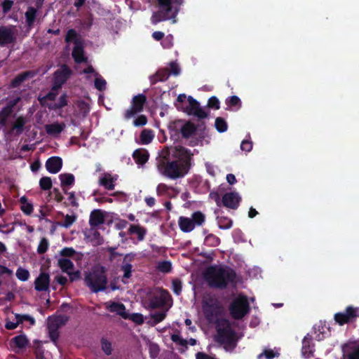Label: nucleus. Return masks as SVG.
Returning <instances> with one entry per match:
<instances>
[{"label":"nucleus","mask_w":359,"mask_h":359,"mask_svg":"<svg viewBox=\"0 0 359 359\" xmlns=\"http://www.w3.org/2000/svg\"><path fill=\"white\" fill-rule=\"evenodd\" d=\"M36 73L34 71H25L19 74H18L12 81H11L10 86L13 88H16L20 87L23 82H25L28 79L32 78L35 76Z\"/></svg>","instance_id":"nucleus-20"},{"label":"nucleus","mask_w":359,"mask_h":359,"mask_svg":"<svg viewBox=\"0 0 359 359\" xmlns=\"http://www.w3.org/2000/svg\"><path fill=\"white\" fill-rule=\"evenodd\" d=\"M169 297H170V295L168 292L165 290H161L159 294H156L149 299V306L153 309L161 308L165 304Z\"/></svg>","instance_id":"nucleus-13"},{"label":"nucleus","mask_w":359,"mask_h":359,"mask_svg":"<svg viewBox=\"0 0 359 359\" xmlns=\"http://www.w3.org/2000/svg\"><path fill=\"white\" fill-rule=\"evenodd\" d=\"M106 308L111 313H116L124 319L128 318V314L126 311V306L123 304L111 302L106 304Z\"/></svg>","instance_id":"nucleus-21"},{"label":"nucleus","mask_w":359,"mask_h":359,"mask_svg":"<svg viewBox=\"0 0 359 359\" xmlns=\"http://www.w3.org/2000/svg\"><path fill=\"white\" fill-rule=\"evenodd\" d=\"M205 243L209 246H217L220 243V239L213 234L208 235L205 238Z\"/></svg>","instance_id":"nucleus-51"},{"label":"nucleus","mask_w":359,"mask_h":359,"mask_svg":"<svg viewBox=\"0 0 359 359\" xmlns=\"http://www.w3.org/2000/svg\"><path fill=\"white\" fill-rule=\"evenodd\" d=\"M156 269L160 272L168 273L172 271V263L167 260L158 262L156 264Z\"/></svg>","instance_id":"nucleus-43"},{"label":"nucleus","mask_w":359,"mask_h":359,"mask_svg":"<svg viewBox=\"0 0 359 359\" xmlns=\"http://www.w3.org/2000/svg\"><path fill=\"white\" fill-rule=\"evenodd\" d=\"M65 128V125L64 123L57 122L45 126L46 132L50 135H57L60 134Z\"/></svg>","instance_id":"nucleus-31"},{"label":"nucleus","mask_w":359,"mask_h":359,"mask_svg":"<svg viewBox=\"0 0 359 359\" xmlns=\"http://www.w3.org/2000/svg\"><path fill=\"white\" fill-rule=\"evenodd\" d=\"M179 226L182 231L185 233L191 232L195 228V226L191 218L187 217H180L178 221Z\"/></svg>","instance_id":"nucleus-30"},{"label":"nucleus","mask_w":359,"mask_h":359,"mask_svg":"<svg viewBox=\"0 0 359 359\" xmlns=\"http://www.w3.org/2000/svg\"><path fill=\"white\" fill-rule=\"evenodd\" d=\"M116 177L109 173H104L99 179V184L107 190H113L115 187Z\"/></svg>","instance_id":"nucleus-23"},{"label":"nucleus","mask_w":359,"mask_h":359,"mask_svg":"<svg viewBox=\"0 0 359 359\" xmlns=\"http://www.w3.org/2000/svg\"><path fill=\"white\" fill-rule=\"evenodd\" d=\"M27 123L26 118L23 116H18L12 126L11 130L15 131L17 135H20L25 130V125Z\"/></svg>","instance_id":"nucleus-32"},{"label":"nucleus","mask_w":359,"mask_h":359,"mask_svg":"<svg viewBox=\"0 0 359 359\" xmlns=\"http://www.w3.org/2000/svg\"><path fill=\"white\" fill-rule=\"evenodd\" d=\"M59 179L61 182V187H71L75 182L74 175L72 173H62L59 175Z\"/></svg>","instance_id":"nucleus-36"},{"label":"nucleus","mask_w":359,"mask_h":359,"mask_svg":"<svg viewBox=\"0 0 359 359\" xmlns=\"http://www.w3.org/2000/svg\"><path fill=\"white\" fill-rule=\"evenodd\" d=\"M170 189H172V187L164 183H160L156 187V193L158 195L161 196L166 194Z\"/></svg>","instance_id":"nucleus-63"},{"label":"nucleus","mask_w":359,"mask_h":359,"mask_svg":"<svg viewBox=\"0 0 359 359\" xmlns=\"http://www.w3.org/2000/svg\"><path fill=\"white\" fill-rule=\"evenodd\" d=\"M68 320L69 317L67 316H59L53 318H50L48 328L59 330L62 325H65Z\"/></svg>","instance_id":"nucleus-29"},{"label":"nucleus","mask_w":359,"mask_h":359,"mask_svg":"<svg viewBox=\"0 0 359 359\" xmlns=\"http://www.w3.org/2000/svg\"><path fill=\"white\" fill-rule=\"evenodd\" d=\"M147 233L146 229L139 225L131 224L128 229V233L137 234L139 241H143Z\"/></svg>","instance_id":"nucleus-33"},{"label":"nucleus","mask_w":359,"mask_h":359,"mask_svg":"<svg viewBox=\"0 0 359 359\" xmlns=\"http://www.w3.org/2000/svg\"><path fill=\"white\" fill-rule=\"evenodd\" d=\"M226 104L229 107H236L239 109L241 107V100L236 95H232L226 100Z\"/></svg>","instance_id":"nucleus-45"},{"label":"nucleus","mask_w":359,"mask_h":359,"mask_svg":"<svg viewBox=\"0 0 359 359\" xmlns=\"http://www.w3.org/2000/svg\"><path fill=\"white\" fill-rule=\"evenodd\" d=\"M344 359H359V346L353 347L344 356Z\"/></svg>","instance_id":"nucleus-58"},{"label":"nucleus","mask_w":359,"mask_h":359,"mask_svg":"<svg viewBox=\"0 0 359 359\" xmlns=\"http://www.w3.org/2000/svg\"><path fill=\"white\" fill-rule=\"evenodd\" d=\"M171 340L179 344L180 346H182L183 347H185V348H187V345H188V341L184 339H182L180 334H173L171 335Z\"/></svg>","instance_id":"nucleus-57"},{"label":"nucleus","mask_w":359,"mask_h":359,"mask_svg":"<svg viewBox=\"0 0 359 359\" xmlns=\"http://www.w3.org/2000/svg\"><path fill=\"white\" fill-rule=\"evenodd\" d=\"M218 226L221 229H229L232 226L233 221L227 217H217Z\"/></svg>","instance_id":"nucleus-42"},{"label":"nucleus","mask_w":359,"mask_h":359,"mask_svg":"<svg viewBox=\"0 0 359 359\" xmlns=\"http://www.w3.org/2000/svg\"><path fill=\"white\" fill-rule=\"evenodd\" d=\"M72 74V71L67 65H63L60 69L56 70L54 73L52 90L60 88L71 76Z\"/></svg>","instance_id":"nucleus-11"},{"label":"nucleus","mask_w":359,"mask_h":359,"mask_svg":"<svg viewBox=\"0 0 359 359\" xmlns=\"http://www.w3.org/2000/svg\"><path fill=\"white\" fill-rule=\"evenodd\" d=\"M20 203L21 204L20 209L22 212L26 215H30L34 210L33 204L29 203L27 197L25 196L20 198Z\"/></svg>","instance_id":"nucleus-37"},{"label":"nucleus","mask_w":359,"mask_h":359,"mask_svg":"<svg viewBox=\"0 0 359 359\" xmlns=\"http://www.w3.org/2000/svg\"><path fill=\"white\" fill-rule=\"evenodd\" d=\"M188 103L186 106L177 105V109H181L189 115H194L200 119L207 117L208 114L200 107L199 102L193 97H187Z\"/></svg>","instance_id":"nucleus-8"},{"label":"nucleus","mask_w":359,"mask_h":359,"mask_svg":"<svg viewBox=\"0 0 359 359\" xmlns=\"http://www.w3.org/2000/svg\"><path fill=\"white\" fill-rule=\"evenodd\" d=\"M220 303L219 300L213 294H208L205 295L203 298L202 308L209 306H217Z\"/></svg>","instance_id":"nucleus-39"},{"label":"nucleus","mask_w":359,"mask_h":359,"mask_svg":"<svg viewBox=\"0 0 359 359\" xmlns=\"http://www.w3.org/2000/svg\"><path fill=\"white\" fill-rule=\"evenodd\" d=\"M158 11L154 12L151 17V22L156 25L158 23L172 20L176 22V17L180 11L183 0H156Z\"/></svg>","instance_id":"nucleus-3"},{"label":"nucleus","mask_w":359,"mask_h":359,"mask_svg":"<svg viewBox=\"0 0 359 359\" xmlns=\"http://www.w3.org/2000/svg\"><path fill=\"white\" fill-rule=\"evenodd\" d=\"M76 253V250L70 247H65L60 251V255L63 257L62 258L72 257Z\"/></svg>","instance_id":"nucleus-54"},{"label":"nucleus","mask_w":359,"mask_h":359,"mask_svg":"<svg viewBox=\"0 0 359 359\" xmlns=\"http://www.w3.org/2000/svg\"><path fill=\"white\" fill-rule=\"evenodd\" d=\"M106 272V267L97 266L86 275L84 281L91 292L97 293L106 290L108 283Z\"/></svg>","instance_id":"nucleus-4"},{"label":"nucleus","mask_w":359,"mask_h":359,"mask_svg":"<svg viewBox=\"0 0 359 359\" xmlns=\"http://www.w3.org/2000/svg\"><path fill=\"white\" fill-rule=\"evenodd\" d=\"M263 355H264L266 359H273L275 357H278L279 353H275L271 349H265L261 354L258 355V358L261 359Z\"/></svg>","instance_id":"nucleus-61"},{"label":"nucleus","mask_w":359,"mask_h":359,"mask_svg":"<svg viewBox=\"0 0 359 359\" xmlns=\"http://www.w3.org/2000/svg\"><path fill=\"white\" fill-rule=\"evenodd\" d=\"M11 344L18 348H25L29 344V340L25 334H20L11 339Z\"/></svg>","instance_id":"nucleus-35"},{"label":"nucleus","mask_w":359,"mask_h":359,"mask_svg":"<svg viewBox=\"0 0 359 359\" xmlns=\"http://www.w3.org/2000/svg\"><path fill=\"white\" fill-rule=\"evenodd\" d=\"M62 167V160L59 156H52L46 162V170L53 174L57 173Z\"/></svg>","instance_id":"nucleus-19"},{"label":"nucleus","mask_w":359,"mask_h":359,"mask_svg":"<svg viewBox=\"0 0 359 359\" xmlns=\"http://www.w3.org/2000/svg\"><path fill=\"white\" fill-rule=\"evenodd\" d=\"M241 197L236 192L226 193L222 197V203L224 206L236 210L239 206Z\"/></svg>","instance_id":"nucleus-15"},{"label":"nucleus","mask_w":359,"mask_h":359,"mask_svg":"<svg viewBox=\"0 0 359 359\" xmlns=\"http://www.w3.org/2000/svg\"><path fill=\"white\" fill-rule=\"evenodd\" d=\"M77 216L75 214L72 215H66L63 222H59L58 224L66 229H69L76 220Z\"/></svg>","instance_id":"nucleus-46"},{"label":"nucleus","mask_w":359,"mask_h":359,"mask_svg":"<svg viewBox=\"0 0 359 359\" xmlns=\"http://www.w3.org/2000/svg\"><path fill=\"white\" fill-rule=\"evenodd\" d=\"M147 100L146 95L142 93L133 96L130 102V108L126 109L123 114L124 118L129 120L136 114L141 113L144 110Z\"/></svg>","instance_id":"nucleus-7"},{"label":"nucleus","mask_w":359,"mask_h":359,"mask_svg":"<svg viewBox=\"0 0 359 359\" xmlns=\"http://www.w3.org/2000/svg\"><path fill=\"white\" fill-rule=\"evenodd\" d=\"M165 311H158L151 315V318L155 324L161 323L165 319Z\"/></svg>","instance_id":"nucleus-59"},{"label":"nucleus","mask_w":359,"mask_h":359,"mask_svg":"<svg viewBox=\"0 0 359 359\" xmlns=\"http://www.w3.org/2000/svg\"><path fill=\"white\" fill-rule=\"evenodd\" d=\"M196 130L195 126L190 122L184 123L180 128L182 135L184 138L189 137L195 133Z\"/></svg>","instance_id":"nucleus-38"},{"label":"nucleus","mask_w":359,"mask_h":359,"mask_svg":"<svg viewBox=\"0 0 359 359\" xmlns=\"http://www.w3.org/2000/svg\"><path fill=\"white\" fill-rule=\"evenodd\" d=\"M38 14L37 8L33 6H29L25 13L26 25L28 29L34 27Z\"/></svg>","instance_id":"nucleus-24"},{"label":"nucleus","mask_w":359,"mask_h":359,"mask_svg":"<svg viewBox=\"0 0 359 359\" xmlns=\"http://www.w3.org/2000/svg\"><path fill=\"white\" fill-rule=\"evenodd\" d=\"M173 156L177 158L181 165L189 172L191 168V161L193 154L191 150L181 145L175 146Z\"/></svg>","instance_id":"nucleus-10"},{"label":"nucleus","mask_w":359,"mask_h":359,"mask_svg":"<svg viewBox=\"0 0 359 359\" xmlns=\"http://www.w3.org/2000/svg\"><path fill=\"white\" fill-rule=\"evenodd\" d=\"M134 259V255L126 254L124 256L123 264L121 266V271L123 272L122 281L124 283L126 282L124 279H129L132 276L133 266L130 262Z\"/></svg>","instance_id":"nucleus-17"},{"label":"nucleus","mask_w":359,"mask_h":359,"mask_svg":"<svg viewBox=\"0 0 359 359\" xmlns=\"http://www.w3.org/2000/svg\"><path fill=\"white\" fill-rule=\"evenodd\" d=\"M149 152L144 149H137L133 151V158L138 165H143L149 160Z\"/></svg>","instance_id":"nucleus-25"},{"label":"nucleus","mask_w":359,"mask_h":359,"mask_svg":"<svg viewBox=\"0 0 359 359\" xmlns=\"http://www.w3.org/2000/svg\"><path fill=\"white\" fill-rule=\"evenodd\" d=\"M147 122V117L144 114H141L134 119L133 126L135 127H142L145 126Z\"/></svg>","instance_id":"nucleus-56"},{"label":"nucleus","mask_w":359,"mask_h":359,"mask_svg":"<svg viewBox=\"0 0 359 359\" xmlns=\"http://www.w3.org/2000/svg\"><path fill=\"white\" fill-rule=\"evenodd\" d=\"M172 288L173 292L175 294L180 295L182 292V281L178 278L172 280Z\"/></svg>","instance_id":"nucleus-55"},{"label":"nucleus","mask_w":359,"mask_h":359,"mask_svg":"<svg viewBox=\"0 0 359 359\" xmlns=\"http://www.w3.org/2000/svg\"><path fill=\"white\" fill-rule=\"evenodd\" d=\"M229 313L234 320H241L250 311L248 298L245 295H239L234 299L229 307Z\"/></svg>","instance_id":"nucleus-6"},{"label":"nucleus","mask_w":359,"mask_h":359,"mask_svg":"<svg viewBox=\"0 0 359 359\" xmlns=\"http://www.w3.org/2000/svg\"><path fill=\"white\" fill-rule=\"evenodd\" d=\"M215 126L219 133L226 131L228 125L226 121L222 117H217L215 119Z\"/></svg>","instance_id":"nucleus-47"},{"label":"nucleus","mask_w":359,"mask_h":359,"mask_svg":"<svg viewBox=\"0 0 359 359\" xmlns=\"http://www.w3.org/2000/svg\"><path fill=\"white\" fill-rule=\"evenodd\" d=\"M312 340V336L309 334H307L302 340V354L306 358H310L313 356L315 346Z\"/></svg>","instance_id":"nucleus-18"},{"label":"nucleus","mask_w":359,"mask_h":359,"mask_svg":"<svg viewBox=\"0 0 359 359\" xmlns=\"http://www.w3.org/2000/svg\"><path fill=\"white\" fill-rule=\"evenodd\" d=\"M57 266L64 273H68L74 269V263L68 258H60L57 260Z\"/></svg>","instance_id":"nucleus-34"},{"label":"nucleus","mask_w":359,"mask_h":359,"mask_svg":"<svg viewBox=\"0 0 359 359\" xmlns=\"http://www.w3.org/2000/svg\"><path fill=\"white\" fill-rule=\"evenodd\" d=\"M217 341L222 344L235 348L237 345L236 332L233 330L227 319H222L215 325Z\"/></svg>","instance_id":"nucleus-5"},{"label":"nucleus","mask_w":359,"mask_h":359,"mask_svg":"<svg viewBox=\"0 0 359 359\" xmlns=\"http://www.w3.org/2000/svg\"><path fill=\"white\" fill-rule=\"evenodd\" d=\"M72 57L76 63L80 64L86 62L87 58L84 56L83 46L81 42H76L72 50Z\"/></svg>","instance_id":"nucleus-22"},{"label":"nucleus","mask_w":359,"mask_h":359,"mask_svg":"<svg viewBox=\"0 0 359 359\" xmlns=\"http://www.w3.org/2000/svg\"><path fill=\"white\" fill-rule=\"evenodd\" d=\"M16 102H11L6 106L3 107L0 111V126H5L7 123L8 118L11 116L13 112V108Z\"/></svg>","instance_id":"nucleus-27"},{"label":"nucleus","mask_w":359,"mask_h":359,"mask_svg":"<svg viewBox=\"0 0 359 359\" xmlns=\"http://www.w3.org/2000/svg\"><path fill=\"white\" fill-rule=\"evenodd\" d=\"M194 226H201L205 219V215L201 211H196L192 213L191 217Z\"/></svg>","instance_id":"nucleus-44"},{"label":"nucleus","mask_w":359,"mask_h":359,"mask_svg":"<svg viewBox=\"0 0 359 359\" xmlns=\"http://www.w3.org/2000/svg\"><path fill=\"white\" fill-rule=\"evenodd\" d=\"M219 104H220L219 101L217 97L212 96L211 97L209 98L208 102V106L210 108H212L215 109H219L220 107Z\"/></svg>","instance_id":"nucleus-64"},{"label":"nucleus","mask_w":359,"mask_h":359,"mask_svg":"<svg viewBox=\"0 0 359 359\" xmlns=\"http://www.w3.org/2000/svg\"><path fill=\"white\" fill-rule=\"evenodd\" d=\"M204 279L211 288L224 290L229 285L236 284V271L229 266H211L206 269Z\"/></svg>","instance_id":"nucleus-1"},{"label":"nucleus","mask_w":359,"mask_h":359,"mask_svg":"<svg viewBox=\"0 0 359 359\" xmlns=\"http://www.w3.org/2000/svg\"><path fill=\"white\" fill-rule=\"evenodd\" d=\"M67 98H68V96L66 93L61 95L60 97H59L58 102L57 103H55L53 106L48 105V108L50 109L56 110V109H60L65 107V106H67L68 104Z\"/></svg>","instance_id":"nucleus-41"},{"label":"nucleus","mask_w":359,"mask_h":359,"mask_svg":"<svg viewBox=\"0 0 359 359\" xmlns=\"http://www.w3.org/2000/svg\"><path fill=\"white\" fill-rule=\"evenodd\" d=\"M50 276L48 273L41 272L35 279L34 288L38 292H46L49 290Z\"/></svg>","instance_id":"nucleus-16"},{"label":"nucleus","mask_w":359,"mask_h":359,"mask_svg":"<svg viewBox=\"0 0 359 359\" xmlns=\"http://www.w3.org/2000/svg\"><path fill=\"white\" fill-rule=\"evenodd\" d=\"M358 308L348 306L344 312L336 313L334 316V320L339 325L354 322L358 316Z\"/></svg>","instance_id":"nucleus-9"},{"label":"nucleus","mask_w":359,"mask_h":359,"mask_svg":"<svg viewBox=\"0 0 359 359\" xmlns=\"http://www.w3.org/2000/svg\"><path fill=\"white\" fill-rule=\"evenodd\" d=\"M15 40L16 37L11 28L6 26L0 27V46L4 47L13 43Z\"/></svg>","instance_id":"nucleus-14"},{"label":"nucleus","mask_w":359,"mask_h":359,"mask_svg":"<svg viewBox=\"0 0 359 359\" xmlns=\"http://www.w3.org/2000/svg\"><path fill=\"white\" fill-rule=\"evenodd\" d=\"M104 222V216L101 210H94L90 212L89 224L91 226H98Z\"/></svg>","instance_id":"nucleus-26"},{"label":"nucleus","mask_w":359,"mask_h":359,"mask_svg":"<svg viewBox=\"0 0 359 359\" xmlns=\"http://www.w3.org/2000/svg\"><path fill=\"white\" fill-rule=\"evenodd\" d=\"M74 41L76 45V42H80L78 39V34L74 29H70L67 31V34L65 36V42L70 43Z\"/></svg>","instance_id":"nucleus-49"},{"label":"nucleus","mask_w":359,"mask_h":359,"mask_svg":"<svg viewBox=\"0 0 359 359\" xmlns=\"http://www.w3.org/2000/svg\"><path fill=\"white\" fill-rule=\"evenodd\" d=\"M102 349L107 355H110L112 352L111 344L107 339L102 338L101 339Z\"/></svg>","instance_id":"nucleus-53"},{"label":"nucleus","mask_w":359,"mask_h":359,"mask_svg":"<svg viewBox=\"0 0 359 359\" xmlns=\"http://www.w3.org/2000/svg\"><path fill=\"white\" fill-rule=\"evenodd\" d=\"M52 185V180L50 177H43L39 180V186L43 191L50 190Z\"/></svg>","instance_id":"nucleus-48"},{"label":"nucleus","mask_w":359,"mask_h":359,"mask_svg":"<svg viewBox=\"0 0 359 359\" xmlns=\"http://www.w3.org/2000/svg\"><path fill=\"white\" fill-rule=\"evenodd\" d=\"M202 309L204 316L209 323L215 324L216 325L219 320L222 319L219 318L223 311L221 304L217 306H209Z\"/></svg>","instance_id":"nucleus-12"},{"label":"nucleus","mask_w":359,"mask_h":359,"mask_svg":"<svg viewBox=\"0 0 359 359\" xmlns=\"http://www.w3.org/2000/svg\"><path fill=\"white\" fill-rule=\"evenodd\" d=\"M94 84H95V88L100 91H103L106 89L107 82L102 77L96 78L95 79Z\"/></svg>","instance_id":"nucleus-60"},{"label":"nucleus","mask_w":359,"mask_h":359,"mask_svg":"<svg viewBox=\"0 0 359 359\" xmlns=\"http://www.w3.org/2000/svg\"><path fill=\"white\" fill-rule=\"evenodd\" d=\"M16 277L21 281H27L29 278V272L28 270L19 267L16 271Z\"/></svg>","instance_id":"nucleus-52"},{"label":"nucleus","mask_w":359,"mask_h":359,"mask_svg":"<svg viewBox=\"0 0 359 359\" xmlns=\"http://www.w3.org/2000/svg\"><path fill=\"white\" fill-rule=\"evenodd\" d=\"M140 137L142 144H148L153 140L154 135L151 130L144 129L141 132Z\"/></svg>","instance_id":"nucleus-40"},{"label":"nucleus","mask_w":359,"mask_h":359,"mask_svg":"<svg viewBox=\"0 0 359 359\" xmlns=\"http://www.w3.org/2000/svg\"><path fill=\"white\" fill-rule=\"evenodd\" d=\"M156 167L159 173L170 180L184 177L188 171L181 165L178 161H171L168 149L163 150L161 154L156 158Z\"/></svg>","instance_id":"nucleus-2"},{"label":"nucleus","mask_w":359,"mask_h":359,"mask_svg":"<svg viewBox=\"0 0 359 359\" xmlns=\"http://www.w3.org/2000/svg\"><path fill=\"white\" fill-rule=\"evenodd\" d=\"M170 70L169 74L174 76H178L180 74V68L176 62H170L169 63Z\"/></svg>","instance_id":"nucleus-62"},{"label":"nucleus","mask_w":359,"mask_h":359,"mask_svg":"<svg viewBox=\"0 0 359 359\" xmlns=\"http://www.w3.org/2000/svg\"><path fill=\"white\" fill-rule=\"evenodd\" d=\"M49 247V241L48 240L43 237L41 239L39 244L37 248V252L39 255H43L48 250Z\"/></svg>","instance_id":"nucleus-50"},{"label":"nucleus","mask_w":359,"mask_h":359,"mask_svg":"<svg viewBox=\"0 0 359 359\" xmlns=\"http://www.w3.org/2000/svg\"><path fill=\"white\" fill-rule=\"evenodd\" d=\"M169 76V69L168 68L160 69L155 74L150 76L151 84L154 85L158 81H165Z\"/></svg>","instance_id":"nucleus-28"}]
</instances>
